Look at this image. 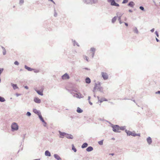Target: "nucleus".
Wrapping results in <instances>:
<instances>
[{"label": "nucleus", "instance_id": "nucleus-48", "mask_svg": "<svg viewBox=\"0 0 160 160\" xmlns=\"http://www.w3.org/2000/svg\"><path fill=\"white\" fill-rule=\"evenodd\" d=\"M35 102L37 103H39L41 102V101H34Z\"/></svg>", "mask_w": 160, "mask_h": 160}, {"label": "nucleus", "instance_id": "nucleus-39", "mask_svg": "<svg viewBox=\"0 0 160 160\" xmlns=\"http://www.w3.org/2000/svg\"><path fill=\"white\" fill-rule=\"evenodd\" d=\"M128 0H123L122 2V4L126 3L128 2Z\"/></svg>", "mask_w": 160, "mask_h": 160}, {"label": "nucleus", "instance_id": "nucleus-30", "mask_svg": "<svg viewBox=\"0 0 160 160\" xmlns=\"http://www.w3.org/2000/svg\"><path fill=\"white\" fill-rule=\"evenodd\" d=\"M72 42H73V45L75 46L76 44L78 46H79V45L78 42H76L75 40H72Z\"/></svg>", "mask_w": 160, "mask_h": 160}, {"label": "nucleus", "instance_id": "nucleus-41", "mask_svg": "<svg viewBox=\"0 0 160 160\" xmlns=\"http://www.w3.org/2000/svg\"><path fill=\"white\" fill-rule=\"evenodd\" d=\"M140 133L137 134L135 133L134 135V137H136V136H140Z\"/></svg>", "mask_w": 160, "mask_h": 160}, {"label": "nucleus", "instance_id": "nucleus-3", "mask_svg": "<svg viewBox=\"0 0 160 160\" xmlns=\"http://www.w3.org/2000/svg\"><path fill=\"white\" fill-rule=\"evenodd\" d=\"M12 131L13 132L18 129V126L16 122H13L11 126Z\"/></svg>", "mask_w": 160, "mask_h": 160}, {"label": "nucleus", "instance_id": "nucleus-21", "mask_svg": "<svg viewBox=\"0 0 160 160\" xmlns=\"http://www.w3.org/2000/svg\"><path fill=\"white\" fill-rule=\"evenodd\" d=\"M1 46L3 50V51H2L3 54V55H5L6 54V50L3 47Z\"/></svg>", "mask_w": 160, "mask_h": 160}, {"label": "nucleus", "instance_id": "nucleus-58", "mask_svg": "<svg viewBox=\"0 0 160 160\" xmlns=\"http://www.w3.org/2000/svg\"><path fill=\"white\" fill-rule=\"evenodd\" d=\"M24 88H25V89H28V86H25L24 87Z\"/></svg>", "mask_w": 160, "mask_h": 160}, {"label": "nucleus", "instance_id": "nucleus-27", "mask_svg": "<svg viewBox=\"0 0 160 160\" xmlns=\"http://www.w3.org/2000/svg\"><path fill=\"white\" fill-rule=\"evenodd\" d=\"M133 31L134 32L137 34H138V32H139L137 29V28L136 27H135L133 29Z\"/></svg>", "mask_w": 160, "mask_h": 160}, {"label": "nucleus", "instance_id": "nucleus-25", "mask_svg": "<svg viewBox=\"0 0 160 160\" xmlns=\"http://www.w3.org/2000/svg\"><path fill=\"white\" fill-rule=\"evenodd\" d=\"M38 116V117H39L40 119V120L42 122H44L45 121L43 119L42 117V116L41 114H40Z\"/></svg>", "mask_w": 160, "mask_h": 160}, {"label": "nucleus", "instance_id": "nucleus-62", "mask_svg": "<svg viewBox=\"0 0 160 160\" xmlns=\"http://www.w3.org/2000/svg\"><path fill=\"white\" fill-rule=\"evenodd\" d=\"M89 102L91 105H92V102H91L90 101H89Z\"/></svg>", "mask_w": 160, "mask_h": 160}, {"label": "nucleus", "instance_id": "nucleus-31", "mask_svg": "<svg viewBox=\"0 0 160 160\" xmlns=\"http://www.w3.org/2000/svg\"><path fill=\"white\" fill-rule=\"evenodd\" d=\"M126 128V126H121L120 127H119L120 130H126L125 129Z\"/></svg>", "mask_w": 160, "mask_h": 160}, {"label": "nucleus", "instance_id": "nucleus-28", "mask_svg": "<svg viewBox=\"0 0 160 160\" xmlns=\"http://www.w3.org/2000/svg\"><path fill=\"white\" fill-rule=\"evenodd\" d=\"M117 19V16H115L114 17L112 20V23L115 22Z\"/></svg>", "mask_w": 160, "mask_h": 160}, {"label": "nucleus", "instance_id": "nucleus-11", "mask_svg": "<svg viewBox=\"0 0 160 160\" xmlns=\"http://www.w3.org/2000/svg\"><path fill=\"white\" fill-rule=\"evenodd\" d=\"M65 137L68 139H72L73 138V136L70 134H69L66 133Z\"/></svg>", "mask_w": 160, "mask_h": 160}, {"label": "nucleus", "instance_id": "nucleus-59", "mask_svg": "<svg viewBox=\"0 0 160 160\" xmlns=\"http://www.w3.org/2000/svg\"><path fill=\"white\" fill-rule=\"evenodd\" d=\"M20 95H21L20 94H19V93H16V95L17 96V97H18V96Z\"/></svg>", "mask_w": 160, "mask_h": 160}, {"label": "nucleus", "instance_id": "nucleus-10", "mask_svg": "<svg viewBox=\"0 0 160 160\" xmlns=\"http://www.w3.org/2000/svg\"><path fill=\"white\" fill-rule=\"evenodd\" d=\"M123 14V13H121L120 12H118L117 13L116 15L117 16H117V18H118V20H120L121 19V18Z\"/></svg>", "mask_w": 160, "mask_h": 160}, {"label": "nucleus", "instance_id": "nucleus-36", "mask_svg": "<svg viewBox=\"0 0 160 160\" xmlns=\"http://www.w3.org/2000/svg\"><path fill=\"white\" fill-rule=\"evenodd\" d=\"M34 71V72L35 73H38L39 72V70L38 69H33V70Z\"/></svg>", "mask_w": 160, "mask_h": 160}, {"label": "nucleus", "instance_id": "nucleus-52", "mask_svg": "<svg viewBox=\"0 0 160 160\" xmlns=\"http://www.w3.org/2000/svg\"><path fill=\"white\" fill-rule=\"evenodd\" d=\"M33 100H40L38 98H34Z\"/></svg>", "mask_w": 160, "mask_h": 160}, {"label": "nucleus", "instance_id": "nucleus-53", "mask_svg": "<svg viewBox=\"0 0 160 160\" xmlns=\"http://www.w3.org/2000/svg\"><path fill=\"white\" fill-rule=\"evenodd\" d=\"M114 6H117V7H119V5L117 3H116L115 5Z\"/></svg>", "mask_w": 160, "mask_h": 160}, {"label": "nucleus", "instance_id": "nucleus-51", "mask_svg": "<svg viewBox=\"0 0 160 160\" xmlns=\"http://www.w3.org/2000/svg\"><path fill=\"white\" fill-rule=\"evenodd\" d=\"M95 52H92V58H93L94 57V55Z\"/></svg>", "mask_w": 160, "mask_h": 160}, {"label": "nucleus", "instance_id": "nucleus-14", "mask_svg": "<svg viewBox=\"0 0 160 160\" xmlns=\"http://www.w3.org/2000/svg\"><path fill=\"white\" fill-rule=\"evenodd\" d=\"M135 5L134 3L132 1H131L128 4V5L131 8H133Z\"/></svg>", "mask_w": 160, "mask_h": 160}, {"label": "nucleus", "instance_id": "nucleus-2", "mask_svg": "<svg viewBox=\"0 0 160 160\" xmlns=\"http://www.w3.org/2000/svg\"><path fill=\"white\" fill-rule=\"evenodd\" d=\"M83 2L86 4H90L92 5L93 4H96L98 3V0H82Z\"/></svg>", "mask_w": 160, "mask_h": 160}, {"label": "nucleus", "instance_id": "nucleus-24", "mask_svg": "<svg viewBox=\"0 0 160 160\" xmlns=\"http://www.w3.org/2000/svg\"><path fill=\"white\" fill-rule=\"evenodd\" d=\"M88 146V144L86 142L84 143L81 146V148H86Z\"/></svg>", "mask_w": 160, "mask_h": 160}, {"label": "nucleus", "instance_id": "nucleus-34", "mask_svg": "<svg viewBox=\"0 0 160 160\" xmlns=\"http://www.w3.org/2000/svg\"><path fill=\"white\" fill-rule=\"evenodd\" d=\"M103 140H101L98 142V144L100 145H102L103 144Z\"/></svg>", "mask_w": 160, "mask_h": 160}, {"label": "nucleus", "instance_id": "nucleus-26", "mask_svg": "<svg viewBox=\"0 0 160 160\" xmlns=\"http://www.w3.org/2000/svg\"><path fill=\"white\" fill-rule=\"evenodd\" d=\"M77 112L78 113H81L83 112V110L80 108L78 107L77 110Z\"/></svg>", "mask_w": 160, "mask_h": 160}, {"label": "nucleus", "instance_id": "nucleus-23", "mask_svg": "<svg viewBox=\"0 0 160 160\" xmlns=\"http://www.w3.org/2000/svg\"><path fill=\"white\" fill-rule=\"evenodd\" d=\"M85 82L89 84L91 82V80L88 77H87L85 79Z\"/></svg>", "mask_w": 160, "mask_h": 160}, {"label": "nucleus", "instance_id": "nucleus-18", "mask_svg": "<svg viewBox=\"0 0 160 160\" xmlns=\"http://www.w3.org/2000/svg\"><path fill=\"white\" fill-rule=\"evenodd\" d=\"M147 140L148 143L149 145L151 144L152 141L151 138L150 137H148L147 139Z\"/></svg>", "mask_w": 160, "mask_h": 160}, {"label": "nucleus", "instance_id": "nucleus-6", "mask_svg": "<svg viewBox=\"0 0 160 160\" xmlns=\"http://www.w3.org/2000/svg\"><path fill=\"white\" fill-rule=\"evenodd\" d=\"M101 74L102 77L104 80H107L108 78V76L106 73L102 72H101Z\"/></svg>", "mask_w": 160, "mask_h": 160}, {"label": "nucleus", "instance_id": "nucleus-16", "mask_svg": "<svg viewBox=\"0 0 160 160\" xmlns=\"http://www.w3.org/2000/svg\"><path fill=\"white\" fill-rule=\"evenodd\" d=\"M35 90L39 95L41 96L43 95V90H39L37 89H35Z\"/></svg>", "mask_w": 160, "mask_h": 160}, {"label": "nucleus", "instance_id": "nucleus-29", "mask_svg": "<svg viewBox=\"0 0 160 160\" xmlns=\"http://www.w3.org/2000/svg\"><path fill=\"white\" fill-rule=\"evenodd\" d=\"M24 3V0H19V4L20 6H22Z\"/></svg>", "mask_w": 160, "mask_h": 160}, {"label": "nucleus", "instance_id": "nucleus-56", "mask_svg": "<svg viewBox=\"0 0 160 160\" xmlns=\"http://www.w3.org/2000/svg\"><path fill=\"white\" fill-rule=\"evenodd\" d=\"M84 69H85L86 70H90V69L88 68H83Z\"/></svg>", "mask_w": 160, "mask_h": 160}, {"label": "nucleus", "instance_id": "nucleus-33", "mask_svg": "<svg viewBox=\"0 0 160 160\" xmlns=\"http://www.w3.org/2000/svg\"><path fill=\"white\" fill-rule=\"evenodd\" d=\"M54 16L55 17H57L58 15L57 13L56 12V10L55 8H54Z\"/></svg>", "mask_w": 160, "mask_h": 160}, {"label": "nucleus", "instance_id": "nucleus-35", "mask_svg": "<svg viewBox=\"0 0 160 160\" xmlns=\"http://www.w3.org/2000/svg\"><path fill=\"white\" fill-rule=\"evenodd\" d=\"M90 50L92 52H95V48H91Z\"/></svg>", "mask_w": 160, "mask_h": 160}, {"label": "nucleus", "instance_id": "nucleus-13", "mask_svg": "<svg viewBox=\"0 0 160 160\" xmlns=\"http://www.w3.org/2000/svg\"><path fill=\"white\" fill-rule=\"evenodd\" d=\"M108 2H110L111 5L112 6H114L116 2L115 0H107Z\"/></svg>", "mask_w": 160, "mask_h": 160}, {"label": "nucleus", "instance_id": "nucleus-63", "mask_svg": "<svg viewBox=\"0 0 160 160\" xmlns=\"http://www.w3.org/2000/svg\"><path fill=\"white\" fill-rule=\"evenodd\" d=\"M91 99V97L90 96H88V100H90Z\"/></svg>", "mask_w": 160, "mask_h": 160}, {"label": "nucleus", "instance_id": "nucleus-1", "mask_svg": "<svg viewBox=\"0 0 160 160\" xmlns=\"http://www.w3.org/2000/svg\"><path fill=\"white\" fill-rule=\"evenodd\" d=\"M98 85L99 86V87H98V84L96 83H95L94 87L93 88V92H95L97 89H98V91H99L101 92H103V88L102 87L100 86V82L98 83Z\"/></svg>", "mask_w": 160, "mask_h": 160}, {"label": "nucleus", "instance_id": "nucleus-7", "mask_svg": "<svg viewBox=\"0 0 160 160\" xmlns=\"http://www.w3.org/2000/svg\"><path fill=\"white\" fill-rule=\"evenodd\" d=\"M73 96L76 97L77 98L80 99L83 97V96L80 93H75L73 95Z\"/></svg>", "mask_w": 160, "mask_h": 160}, {"label": "nucleus", "instance_id": "nucleus-61", "mask_svg": "<svg viewBox=\"0 0 160 160\" xmlns=\"http://www.w3.org/2000/svg\"><path fill=\"white\" fill-rule=\"evenodd\" d=\"M156 40L157 42H159V40L157 38H156Z\"/></svg>", "mask_w": 160, "mask_h": 160}, {"label": "nucleus", "instance_id": "nucleus-40", "mask_svg": "<svg viewBox=\"0 0 160 160\" xmlns=\"http://www.w3.org/2000/svg\"><path fill=\"white\" fill-rule=\"evenodd\" d=\"M14 64L16 65H18L19 63L18 61H16L14 62Z\"/></svg>", "mask_w": 160, "mask_h": 160}, {"label": "nucleus", "instance_id": "nucleus-19", "mask_svg": "<svg viewBox=\"0 0 160 160\" xmlns=\"http://www.w3.org/2000/svg\"><path fill=\"white\" fill-rule=\"evenodd\" d=\"M11 86L12 87V88L14 90H15L16 89L18 88V87L16 84H14L12 83H11Z\"/></svg>", "mask_w": 160, "mask_h": 160}, {"label": "nucleus", "instance_id": "nucleus-9", "mask_svg": "<svg viewBox=\"0 0 160 160\" xmlns=\"http://www.w3.org/2000/svg\"><path fill=\"white\" fill-rule=\"evenodd\" d=\"M60 135V138H63L64 136H66V133L64 132H62L60 131H58Z\"/></svg>", "mask_w": 160, "mask_h": 160}, {"label": "nucleus", "instance_id": "nucleus-20", "mask_svg": "<svg viewBox=\"0 0 160 160\" xmlns=\"http://www.w3.org/2000/svg\"><path fill=\"white\" fill-rule=\"evenodd\" d=\"M45 154L47 156L50 157L51 156L50 152L48 150H46L45 151Z\"/></svg>", "mask_w": 160, "mask_h": 160}, {"label": "nucleus", "instance_id": "nucleus-47", "mask_svg": "<svg viewBox=\"0 0 160 160\" xmlns=\"http://www.w3.org/2000/svg\"><path fill=\"white\" fill-rule=\"evenodd\" d=\"M98 119L99 120H100V121H104V119H103V118H99Z\"/></svg>", "mask_w": 160, "mask_h": 160}, {"label": "nucleus", "instance_id": "nucleus-5", "mask_svg": "<svg viewBox=\"0 0 160 160\" xmlns=\"http://www.w3.org/2000/svg\"><path fill=\"white\" fill-rule=\"evenodd\" d=\"M125 132L127 133L128 136H132L134 137V135L135 132L134 131L131 132L130 131L126 129L125 130Z\"/></svg>", "mask_w": 160, "mask_h": 160}, {"label": "nucleus", "instance_id": "nucleus-54", "mask_svg": "<svg viewBox=\"0 0 160 160\" xmlns=\"http://www.w3.org/2000/svg\"><path fill=\"white\" fill-rule=\"evenodd\" d=\"M44 124H43V126L44 127H46V125H47V123L45 121V122H43Z\"/></svg>", "mask_w": 160, "mask_h": 160}, {"label": "nucleus", "instance_id": "nucleus-46", "mask_svg": "<svg viewBox=\"0 0 160 160\" xmlns=\"http://www.w3.org/2000/svg\"><path fill=\"white\" fill-rule=\"evenodd\" d=\"M104 101H98V102H96L97 103H99V102L100 104H99L100 105L101 103L102 102Z\"/></svg>", "mask_w": 160, "mask_h": 160}, {"label": "nucleus", "instance_id": "nucleus-17", "mask_svg": "<svg viewBox=\"0 0 160 160\" xmlns=\"http://www.w3.org/2000/svg\"><path fill=\"white\" fill-rule=\"evenodd\" d=\"M33 112L35 114H37L38 116L41 113L39 111L37 110L36 109H34L33 110Z\"/></svg>", "mask_w": 160, "mask_h": 160}, {"label": "nucleus", "instance_id": "nucleus-32", "mask_svg": "<svg viewBox=\"0 0 160 160\" xmlns=\"http://www.w3.org/2000/svg\"><path fill=\"white\" fill-rule=\"evenodd\" d=\"M72 149L74 151V152H76L77 151V149L75 148L73 144L72 145Z\"/></svg>", "mask_w": 160, "mask_h": 160}, {"label": "nucleus", "instance_id": "nucleus-49", "mask_svg": "<svg viewBox=\"0 0 160 160\" xmlns=\"http://www.w3.org/2000/svg\"><path fill=\"white\" fill-rule=\"evenodd\" d=\"M0 100H5L4 98L0 96Z\"/></svg>", "mask_w": 160, "mask_h": 160}, {"label": "nucleus", "instance_id": "nucleus-15", "mask_svg": "<svg viewBox=\"0 0 160 160\" xmlns=\"http://www.w3.org/2000/svg\"><path fill=\"white\" fill-rule=\"evenodd\" d=\"M24 68L26 69H27V70L29 71H32L33 70V68H32L30 67H28L26 65H25L24 66Z\"/></svg>", "mask_w": 160, "mask_h": 160}, {"label": "nucleus", "instance_id": "nucleus-64", "mask_svg": "<svg viewBox=\"0 0 160 160\" xmlns=\"http://www.w3.org/2000/svg\"><path fill=\"white\" fill-rule=\"evenodd\" d=\"M109 155H111L112 156H113L114 155V154L113 153H112L109 154Z\"/></svg>", "mask_w": 160, "mask_h": 160}, {"label": "nucleus", "instance_id": "nucleus-60", "mask_svg": "<svg viewBox=\"0 0 160 160\" xmlns=\"http://www.w3.org/2000/svg\"><path fill=\"white\" fill-rule=\"evenodd\" d=\"M124 24L126 26H128V24L127 23L124 22Z\"/></svg>", "mask_w": 160, "mask_h": 160}, {"label": "nucleus", "instance_id": "nucleus-37", "mask_svg": "<svg viewBox=\"0 0 160 160\" xmlns=\"http://www.w3.org/2000/svg\"><path fill=\"white\" fill-rule=\"evenodd\" d=\"M26 115L28 117H30L31 116V114L30 112H28L26 113Z\"/></svg>", "mask_w": 160, "mask_h": 160}, {"label": "nucleus", "instance_id": "nucleus-22", "mask_svg": "<svg viewBox=\"0 0 160 160\" xmlns=\"http://www.w3.org/2000/svg\"><path fill=\"white\" fill-rule=\"evenodd\" d=\"M93 149V148L91 146H89L86 149V151L88 152H90L92 151Z\"/></svg>", "mask_w": 160, "mask_h": 160}, {"label": "nucleus", "instance_id": "nucleus-38", "mask_svg": "<svg viewBox=\"0 0 160 160\" xmlns=\"http://www.w3.org/2000/svg\"><path fill=\"white\" fill-rule=\"evenodd\" d=\"M139 8L143 11H145V9L144 7L142 6H140L139 7Z\"/></svg>", "mask_w": 160, "mask_h": 160}, {"label": "nucleus", "instance_id": "nucleus-57", "mask_svg": "<svg viewBox=\"0 0 160 160\" xmlns=\"http://www.w3.org/2000/svg\"><path fill=\"white\" fill-rule=\"evenodd\" d=\"M118 20L119 21V23L120 24H122V23H123V22L121 21V19H120V20Z\"/></svg>", "mask_w": 160, "mask_h": 160}, {"label": "nucleus", "instance_id": "nucleus-12", "mask_svg": "<svg viewBox=\"0 0 160 160\" xmlns=\"http://www.w3.org/2000/svg\"><path fill=\"white\" fill-rule=\"evenodd\" d=\"M54 158L57 160H62L61 158L57 154H54Z\"/></svg>", "mask_w": 160, "mask_h": 160}, {"label": "nucleus", "instance_id": "nucleus-50", "mask_svg": "<svg viewBox=\"0 0 160 160\" xmlns=\"http://www.w3.org/2000/svg\"><path fill=\"white\" fill-rule=\"evenodd\" d=\"M156 94H160V91H158L155 92Z\"/></svg>", "mask_w": 160, "mask_h": 160}, {"label": "nucleus", "instance_id": "nucleus-42", "mask_svg": "<svg viewBox=\"0 0 160 160\" xmlns=\"http://www.w3.org/2000/svg\"><path fill=\"white\" fill-rule=\"evenodd\" d=\"M84 56V59H86L87 60V61L88 62V57L86 56Z\"/></svg>", "mask_w": 160, "mask_h": 160}, {"label": "nucleus", "instance_id": "nucleus-55", "mask_svg": "<svg viewBox=\"0 0 160 160\" xmlns=\"http://www.w3.org/2000/svg\"><path fill=\"white\" fill-rule=\"evenodd\" d=\"M154 28H153L151 30V32H154Z\"/></svg>", "mask_w": 160, "mask_h": 160}, {"label": "nucleus", "instance_id": "nucleus-44", "mask_svg": "<svg viewBox=\"0 0 160 160\" xmlns=\"http://www.w3.org/2000/svg\"><path fill=\"white\" fill-rule=\"evenodd\" d=\"M3 68H0V75H1V73L3 72Z\"/></svg>", "mask_w": 160, "mask_h": 160}, {"label": "nucleus", "instance_id": "nucleus-4", "mask_svg": "<svg viewBox=\"0 0 160 160\" xmlns=\"http://www.w3.org/2000/svg\"><path fill=\"white\" fill-rule=\"evenodd\" d=\"M113 131L116 132H120V131L119 129V125H114L112 127Z\"/></svg>", "mask_w": 160, "mask_h": 160}, {"label": "nucleus", "instance_id": "nucleus-43", "mask_svg": "<svg viewBox=\"0 0 160 160\" xmlns=\"http://www.w3.org/2000/svg\"><path fill=\"white\" fill-rule=\"evenodd\" d=\"M97 98L98 99V100H99V97L98 96L97 97ZM100 100H107L106 99L104 98H102Z\"/></svg>", "mask_w": 160, "mask_h": 160}, {"label": "nucleus", "instance_id": "nucleus-45", "mask_svg": "<svg viewBox=\"0 0 160 160\" xmlns=\"http://www.w3.org/2000/svg\"><path fill=\"white\" fill-rule=\"evenodd\" d=\"M155 33L156 34L157 36V37H159V34H158V32L157 31H156L155 32Z\"/></svg>", "mask_w": 160, "mask_h": 160}, {"label": "nucleus", "instance_id": "nucleus-8", "mask_svg": "<svg viewBox=\"0 0 160 160\" xmlns=\"http://www.w3.org/2000/svg\"><path fill=\"white\" fill-rule=\"evenodd\" d=\"M62 78L63 79H67L70 78V77L67 73H65L62 77Z\"/></svg>", "mask_w": 160, "mask_h": 160}]
</instances>
